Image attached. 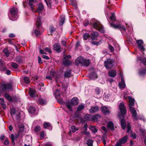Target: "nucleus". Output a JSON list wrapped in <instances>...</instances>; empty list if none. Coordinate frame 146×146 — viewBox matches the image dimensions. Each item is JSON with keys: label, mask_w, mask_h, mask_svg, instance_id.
<instances>
[{"label": "nucleus", "mask_w": 146, "mask_h": 146, "mask_svg": "<svg viewBox=\"0 0 146 146\" xmlns=\"http://www.w3.org/2000/svg\"><path fill=\"white\" fill-rule=\"evenodd\" d=\"M99 109V107L97 106H95L91 107L89 111L90 113H94L98 112Z\"/></svg>", "instance_id": "12"}, {"label": "nucleus", "mask_w": 146, "mask_h": 146, "mask_svg": "<svg viewBox=\"0 0 146 146\" xmlns=\"http://www.w3.org/2000/svg\"><path fill=\"white\" fill-rule=\"evenodd\" d=\"M120 75L121 77V82L119 84V86L121 89L124 88L125 86V85L124 82V79L123 76L122 74L120 73Z\"/></svg>", "instance_id": "10"}, {"label": "nucleus", "mask_w": 146, "mask_h": 146, "mask_svg": "<svg viewBox=\"0 0 146 146\" xmlns=\"http://www.w3.org/2000/svg\"><path fill=\"white\" fill-rule=\"evenodd\" d=\"M12 86L10 84H5L2 86V89L3 90H6L7 89H10L12 88Z\"/></svg>", "instance_id": "14"}, {"label": "nucleus", "mask_w": 146, "mask_h": 146, "mask_svg": "<svg viewBox=\"0 0 146 146\" xmlns=\"http://www.w3.org/2000/svg\"><path fill=\"white\" fill-rule=\"evenodd\" d=\"M110 19L112 21H114L115 19V17L114 13H112L111 16L110 17Z\"/></svg>", "instance_id": "57"}, {"label": "nucleus", "mask_w": 146, "mask_h": 146, "mask_svg": "<svg viewBox=\"0 0 146 146\" xmlns=\"http://www.w3.org/2000/svg\"><path fill=\"white\" fill-rule=\"evenodd\" d=\"M140 130L142 134V136H143L145 135V133L146 134V130L145 129H142L141 128L140 129Z\"/></svg>", "instance_id": "55"}, {"label": "nucleus", "mask_w": 146, "mask_h": 146, "mask_svg": "<svg viewBox=\"0 0 146 146\" xmlns=\"http://www.w3.org/2000/svg\"><path fill=\"white\" fill-rule=\"evenodd\" d=\"M93 141L92 139H90L87 141L86 144L88 146H93Z\"/></svg>", "instance_id": "32"}, {"label": "nucleus", "mask_w": 146, "mask_h": 146, "mask_svg": "<svg viewBox=\"0 0 146 146\" xmlns=\"http://www.w3.org/2000/svg\"><path fill=\"white\" fill-rule=\"evenodd\" d=\"M93 27L96 29L98 30L102 33L104 32V30L102 25L99 22L96 21L93 23Z\"/></svg>", "instance_id": "5"}, {"label": "nucleus", "mask_w": 146, "mask_h": 146, "mask_svg": "<svg viewBox=\"0 0 146 146\" xmlns=\"http://www.w3.org/2000/svg\"><path fill=\"white\" fill-rule=\"evenodd\" d=\"M142 58L141 57H139L138 58V60H139L141 61L144 64L146 65V58H144L142 60Z\"/></svg>", "instance_id": "41"}, {"label": "nucleus", "mask_w": 146, "mask_h": 146, "mask_svg": "<svg viewBox=\"0 0 146 146\" xmlns=\"http://www.w3.org/2000/svg\"><path fill=\"white\" fill-rule=\"evenodd\" d=\"M44 136V131H42L40 134V136L41 138H43Z\"/></svg>", "instance_id": "62"}, {"label": "nucleus", "mask_w": 146, "mask_h": 146, "mask_svg": "<svg viewBox=\"0 0 146 146\" xmlns=\"http://www.w3.org/2000/svg\"><path fill=\"white\" fill-rule=\"evenodd\" d=\"M72 2H71L72 5L74 6V8L76 9L77 8V4L75 2H73L74 0H70Z\"/></svg>", "instance_id": "53"}, {"label": "nucleus", "mask_w": 146, "mask_h": 146, "mask_svg": "<svg viewBox=\"0 0 146 146\" xmlns=\"http://www.w3.org/2000/svg\"><path fill=\"white\" fill-rule=\"evenodd\" d=\"M23 58L22 56H18L16 57L15 61L18 63H20L23 62Z\"/></svg>", "instance_id": "18"}, {"label": "nucleus", "mask_w": 146, "mask_h": 146, "mask_svg": "<svg viewBox=\"0 0 146 146\" xmlns=\"http://www.w3.org/2000/svg\"><path fill=\"white\" fill-rule=\"evenodd\" d=\"M121 123L122 128L123 129H125L126 123L125 119H121Z\"/></svg>", "instance_id": "23"}, {"label": "nucleus", "mask_w": 146, "mask_h": 146, "mask_svg": "<svg viewBox=\"0 0 146 146\" xmlns=\"http://www.w3.org/2000/svg\"><path fill=\"white\" fill-rule=\"evenodd\" d=\"M30 96L32 97H34L35 96V91L32 89H30L29 91Z\"/></svg>", "instance_id": "25"}, {"label": "nucleus", "mask_w": 146, "mask_h": 146, "mask_svg": "<svg viewBox=\"0 0 146 146\" xmlns=\"http://www.w3.org/2000/svg\"><path fill=\"white\" fill-rule=\"evenodd\" d=\"M116 71L114 70H111L109 72V75L111 77H114L116 76Z\"/></svg>", "instance_id": "21"}, {"label": "nucleus", "mask_w": 146, "mask_h": 146, "mask_svg": "<svg viewBox=\"0 0 146 146\" xmlns=\"http://www.w3.org/2000/svg\"><path fill=\"white\" fill-rule=\"evenodd\" d=\"M43 9L44 7L43 5L42 4L39 3L38 5L37 11L38 13H39Z\"/></svg>", "instance_id": "24"}, {"label": "nucleus", "mask_w": 146, "mask_h": 146, "mask_svg": "<svg viewBox=\"0 0 146 146\" xmlns=\"http://www.w3.org/2000/svg\"><path fill=\"white\" fill-rule=\"evenodd\" d=\"M136 42L138 44V47L140 49L141 51H144L145 49L143 45V42L142 40H136Z\"/></svg>", "instance_id": "11"}, {"label": "nucleus", "mask_w": 146, "mask_h": 146, "mask_svg": "<svg viewBox=\"0 0 146 146\" xmlns=\"http://www.w3.org/2000/svg\"><path fill=\"white\" fill-rule=\"evenodd\" d=\"M3 52L4 54H5V55L7 57H8L9 56V52H8L7 49H5L4 50Z\"/></svg>", "instance_id": "50"}, {"label": "nucleus", "mask_w": 146, "mask_h": 146, "mask_svg": "<svg viewBox=\"0 0 146 146\" xmlns=\"http://www.w3.org/2000/svg\"><path fill=\"white\" fill-rule=\"evenodd\" d=\"M119 108L121 113L122 114V117H123V116L126 113V110L124 104L123 102H121L120 103L119 106Z\"/></svg>", "instance_id": "7"}, {"label": "nucleus", "mask_w": 146, "mask_h": 146, "mask_svg": "<svg viewBox=\"0 0 146 146\" xmlns=\"http://www.w3.org/2000/svg\"><path fill=\"white\" fill-rule=\"evenodd\" d=\"M19 135H16L14 136L13 134H12L10 136V138L13 141H14L18 137Z\"/></svg>", "instance_id": "34"}, {"label": "nucleus", "mask_w": 146, "mask_h": 146, "mask_svg": "<svg viewBox=\"0 0 146 146\" xmlns=\"http://www.w3.org/2000/svg\"><path fill=\"white\" fill-rule=\"evenodd\" d=\"M41 25V22L40 18V17H38L36 23V27L38 28L40 27Z\"/></svg>", "instance_id": "22"}, {"label": "nucleus", "mask_w": 146, "mask_h": 146, "mask_svg": "<svg viewBox=\"0 0 146 146\" xmlns=\"http://www.w3.org/2000/svg\"><path fill=\"white\" fill-rule=\"evenodd\" d=\"M54 49L56 52H60L62 51L61 46L59 44H56L54 46Z\"/></svg>", "instance_id": "13"}, {"label": "nucleus", "mask_w": 146, "mask_h": 146, "mask_svg": "<svg viewBox=\"0 0 146 146\" xmlns=\"http://www.w3.org/2000/svg\"><path fill=\"white\" fill-rule=\"evenodd\" d=\"M109 48L111 52H113L114 50L113 48L110 44L109 45Z\"/></svg>", "instance_id": "59"}, {"label": "nucleus", "mask_w": 146, "mask_h": 146, "mask_svg": "<svg viewBox=\"0 0 146 146\" xmlns=\"http://www.w3.org/2000/svg\"><path fill=\"white\" fill-rule=\"evenodd\" d=\"M71 76V71L70 70H67L65 72L64 76L66 78H69Z\"/></svg>", "instance_id": "20"}, {"label": "nucleus", "mask_w": 146, "mask_h": 146, "mask_svg": "<svg viewBox=\"0 0 146 146\" xmlns=\"http://www.w3.org/2000/svg\"><path fill=\"white\" fill-rule=\"evenodd\" d=\"M81 133L85 135H86L88 137H90V133L89 132H88L87 131L83 130L81 132Z\"/></svg>", "instance_id": "37"}, {"label": "nucleus", "mask_w": 146, "mask_h": 146, "mask_svg": "<svg viewBox=\"0 0 146 146\" xmlns=\"http://www.w3.org/2000/svg\"><path fill=\"white\" fill-rule=\"evenodd\" d=\"M63 63L65 66H68L71 63L70 61H68L66 59H64L63 61Z\"/></svg>", "instance_id": "29"}, {"label": "nucleus", "mask_w": 146, "mask_h": 146, "mask_svg": "<svg viewBox=\"0 0 146 146\" xmlns=\"http://www.w3.org/2000/svg\"><path fill=\"white\" fill-rule=\"evenodd\" d=\"M36 111L35 108L33 107H30L29 109V111L31 113H34Z\"/></svg>", "instance_id": "31"}, {"label": "nucleus", "mask_w": 146, "mask_h": 146, "mask_svg": "<svg viewBox=\"0 0 146 146\" xmlns=\"http://www.w3.org/2000/svg\"><path fill=\"white\" fill-rule=\"evenodd\" d=\"M50 126V124L48 123H44V128H48Z\"/></svg>", "instance_id": "49"}, {"label": "nucleus", "mask_w": 146, "mask_h": 146, "mask_svg": "<svg viewBox=\"0 0 146 146\" xmlns=\"http://www.w3.org/2000/svg\"><path fill=\"white\" fill-rule=\"evenodd\" d=\"M89 129L94 133H95L97 131V129L94 126H90L89 127Z\"/></svg>", "instance_id": "28"}, {"label": "nucleus", "mask_w": 146, "mask_h": 146, "mask_svg": "<svg viewBox=\"0 0 146 146\" xmlns=\"http://www.w3.org/2000/svg\"><path fill=\"white\" fill-rule=\"evenodd\" d=\"M10 113L12 117L17 119H19L20 117V113L19 111H16L13 108L10 109Z\"/></svg>", "instance_id": "4"}, {"label": "nucleus", "mask_w": 146, "mask_h": 146, "mask_svg": "<svg viewBox=\"0 0 146 146\" xmlns=\"http://www.w3.org/2000/svg\"><path fill=\"white\" fill-rule=\"evenodd\" d=\"M108 127L109 129L113 130L114 129V124L111 121H110L108 123Z\"/></svg>", "instance_id": "17"}, {"label": "nucleus", "mask_w": 146, "mask_h": 146, "mask_svg": "<svg viewBox=\"0 0 146 146\" xmlns=\"http://www.w3.org/2000/svg\"><path fill=\"white\" fill-rule=\"evenodd\" d=\"M95 93L98 95H99L100 92V89L98 88H97L95 89Z\"/></svg>", "instance_id": "58"}, {"label": "nucleus", "mask_w": 146, "mask_h": 146, "mask_svg": "<svg viewBox=\"0 0 146 146\" xmlns=\"http://www.w3.org/2000/svg\"><path fill=\"white\" fill-rule=\"evenodd\" d=\"M90 37L89 33H86L84 34L83 35V39L84 40H87Z\"/></svg>", "instance_id": "38"}, {"label": "nucleus", "mask_w": 146, "mask_h": 146, "mask_svg": "<svg viewBox=\"0 0 146 146\" xmlns=\"http://www.w3.org/2000/svg\"><path fill=\"white\" fill-rule=\"evenodd\" d=\"M131 126L130 123H128V125H127V133H129L131 130Z\"/></svg>", "instance_id": "54"}, {"label": "nucleus", "mask_w": 146, "mask_h": 146, "mask_svg": "<svg viewBox=\"0 0 146 146\" xmlns=\"http://www.w3.org/2000/svg\"><path fill=\"white\" fill-rule=\"evenodd\" d=\"M4 97L6 98L7 100L9 101H11L12 100L11 98L9 95L7 94H6L4 95Z\"/></svg>", "instance_id": "45"}, {"label": "nucleus", "mask_w": 146, "mask_h": 146, "mask_svg": "<svg viewBox=\"0 0 146 146\" xmlns=\"http://www.w3.org/2000/svg\"><path fill=\"white\" fill-rule=\"evenodd\" d=\"M90 64V61L89 60L84 59V61L83 62L82 65L84 66H88Z\"/></svg>", "instance_id": "30"}, {"label": "nucleus", "mask_w": 146, "mask_h": 146, "mask_svg": "<svg viewBox=\"0 0 146 146\" xmlns=\"http://www.w3.org/2000/svg\"><path fill=\"white\" fill-rule=\"evenodd\" d=\"M43 84L42 83H40L38 85V88L40 91H43L44 89L43 88Z\"/></svg>", "instance_id": "42"}, {"label": "nucleus", "mask_w": 146, "mask_h": 146, "mask_svg": "<svg viewBox=\"0 0 146 146\" xmlns=\"http://www.w3.org/2000/svg\"><path fill=\"white\" fill-rule=\"evenodd\" d=\"M78 103V98L76 97H74L72 99L70 103H66V106L69 110L71 111L72 110V107L74 106L77 105Z\"/></svg>", "instance_id": "2"}, {"label": "nucleus", "mask_w": 146, "mask_h": 146, "mask_svg": "<svg viewBox=\"0 0 146 146\" xmlns=\"http://www.w3.org/2000/svg\"><path fill=\"white\" fill-rule=\"evenodd\" d=\"M107 140V138L106 137L104 136L102 138V140L104 144L105 145L106 143V141Z\"/></svg>", "instance_id": "52"}, {"label": "nucleus", "mask_w": 146, "mask_h": 146, "mask_svg": "<svg viewBox=\"0 0 146 146\" xmlns=\"http://www.w3.org/2000/svg\"><path fill=\"white\" fill-rule=\"evenodd\" d=\"M18 9L16 8H13L10 10V14L9 15L10 19L14 21L17 18V15L18 13Z\"/></svg>", "instance_id": "3"}, {"label": "nucleus", "mask_w": 146, "mask_h": 146, "mask_svg": "<svg viewBox=\"0 0 146 146\" xmlns=\"http://www.w3.org/2000/svg\"><path fill=\"white\" fill-rule=\"evenodd\" d=\"M101 109L102 112L105 115L109 114L110 113V109L106 106H102Z\"/></svg>", "instance_id": "9"}, {"label": "nucleus", "mask_w": 146, "mask_h": 146, "mask_svg": "<svg viewBox=\"0 0 146 146\" xmlns=\"http://www.w3.org/2000/svg\"><path fill=\"white\" fill-rule=\"evenodd\" d=\"M84 61V59L81 57H79L76 60V62L78 64H82Z\"/></svg>", "instance_id": "15"}, {"label": "nucleus", "mask_w": 146, "mask_h": 146, "mask_svg": "<svg viewBox=\"0 0 146 146\" xmlns=\"http://www.w3.org/2000/svg\"><path fill=\"white\" fill-rule=\"evenodd\" d=\"M36 0H29V5L32 11H33L34 5L33 4L36 2Z\"/></svg>", "instance_id": "16"}, {"label": "nucleus", "mask_w": 146, "mask_h": 146, "mask_svg": "<svg viewBox=\"0 0 146 146\" xmlns=\"http://www.w3.org/2000/svg\"><path fill=\"white\" fill-rule=\"evenodd\" d=\"M113 60L109 59L104 62L105 66L107 68H110L113 66Z\"/></svg>", "instance_id": "6"}, {"label": "nucleus", "mask_w": 146, "mask_h": 146, "mask_svg": "<svg viewBox=\"0 0 146 146\" xmlns=\"http://www.w3.org/2000/svg\"><path fill=\"white\" fill-rule=\"evenodd\" d=\"M44 50L45 51L49 53H50L52 52L51 49L50 47H46L44 49Z\"/></svg>", "instance_id": "46"}, {"label": "nucleus", "mask_w": 146, "mask_h": 146, "mask_svg": "<svg viewBox=\"0 0 146 146\" xmlns=\"http://www.w3.org/2000/svg\"><path fill=\"white\" fill-rule=\"evenodd\" d=\"M50 74L52 76H54L55 75V72L53 70H51L50 71Z\"/></svg>", "instance_id": "60"}, {"label": "nucleus", "mask_w": 146, "mask_h": 146, "mask_svg": "<svg viewBox=\"0 0 146 146\" xmlns=\"http://www.w3.org/2000/svg\"><path fill=\"white\" fill-rule=\"evenodd\" d=\"M82 129L84 131H87V125L85 124L84 125V127L82 128Z\"/></svg>", "instance_id": "61"}, {"label": "nucleus", "mask_w": 146, "mask_h": 146, "mask_svg": "<svg viewBox=\"0 0 146 146\" xmlns=\"http://www.w3.org/2000/svg\"><path fill=\"white\" fill-rule=\"evenodd\" d=\"M71 128L72 130V131L74 132L78 130V128L76 127L75 126H71Z\"/></svg>", "instance_id": "44"}, {"label": "nucleus", "mask_w": 146, "mask_h": 146, "mask_svg": "<svg viewBox=\"0 0 146 146\" xmlns=\"http://www.w3.org/2000/svg\"><path fill=\"white\" fill-rule=\"evenodd\" d=\"M24 80L25 82L27 84L29 83L30 82V80L27 77H24Z\"/></svg>", "instance_id": "51"}, {"label": "nucleus", "mask_w": 146, "mask_h": 146, "mask_svg": "<svg viewBox=\"0 0 146 146\" xmlns=\"http://www.w3.org/2000/svg\"><path fill=\"white\" fill-rule=\"evenodd\" d=\"M55 96L56 98L57 99L58 96H60V91L58 90H56V92L54 93Z\"/></svg>", "instance_id": "40"}, {"label": "nucleus", "mask_w": 146, "mask_h": 146, "mask_svg": "<svg viewBox=\"0 0 146 146\" xmlns=\"http://www.w3.org/2000/svg\"><path fill=\"white\" fill-rule=\"evenodd\" d=\"M84 105L80 104L77 107V111H80L82 110L84 108Z\"/></svg>", "instance_id": "35"}, {"label": "nucleus", "mask_w": 146, "mask_h": 146, "mask_svg": "<svg viewBox=\"0 0 146 146\" xmlns=\"http://www.w3.org/2000/svg\"><path fill=\"white\" fill-rule=\"evenodd\" d=\"M40 129V127L39 126H36L35 128V130L36 132L38 131Z\"/></svg>", "instance_id": "63"}, {"label": "nucleus", "mask_w": 146, "mask_h": 146, "mask_svg": "<svg viewBox=\"0 0 146 146\" xmlns=\"http://www.w3.org/2000/svg\"><path fill=\"white\" fill-rule=\"evenodd\" d=\"M98 35V34L97 32L94 31L92 32L91 33V39L93 40H95Z\"/></svg>", "instance_id": "19"}, {"label": "nucleus", "mask_w": 146, "mask_h": 146, "mask_svg": "<svg viewBox=\"0 0 146 146\" xmlns=\"http://www.w3.org/2000/svg\"><path fill=\"white\" fill-rule=\"evenodd\" d=\"M129 99V108L130 109L131 113L132 114V117L134 120H137L139 119L137 117V114L136 110L132 107L134 105L135 100L134 99L131 98L130 96H128Z\"/></svg>", "instance_id": "1"}, {"label": "nucleus", "mask_w": 146, "mask_h": 146, "mask_svg": "<svg viewBox=\"0 0 146 146\" xmlns=\"http://www.w3.org/2000/svg\"><path fill=\"white\" fill-rule=\"evenodd\" d=\"M12 66L14 68H16L18 67V65L17 64L15 63H13L12 64Z\"/></svg>", "instance_id": "56"}, {"label": "nucleus", "mask_w": 146, "mask_h": 146, "mask_svg": "<svg viewBox=\"0 0 146 146\" xmlns=\"http://www.w3.org/2000/svg\"><path fill=\"white\" fill-rule=\"evenodd\" d=\"M0 104L3 109H5L6 108V106L5 105V103H1Z\"/></svg>", "instance_id": "64"}, {"label": "nucleus", "mask_w": 146, "mask_h": 146, "mask_svg": "<svg viewBox=\"0 0 146 146\" xmlns=\"http://www.w3.org/2000/svg\"><path fill=\"white\" fill-rule=\"evenodd\" d=\"M91 117L90 115L87 114L85 116L84 118L86 120H89L90 119Z\"/></svg>", "instance_id": "48"}, {"label": "nucleus", "mask_w": 146, "mask_h": 146, "mask_svg": "<svg viewBox=\"0 0 146 146\" xmlns=\"http://www.w3.org/2000/svg\"><path fill=\"white\" fill-rule=\"evenodd\" d=\"M146 72V70L145 69H142L139 71V73L140 75H143Z\"/></svg>", "instance_id": "43"}, {"label": "nucleus", "mask_w": 146, "mask_h": 146, "mask_svg": "<svg viewBox=\"0 0 146 146\" xmlns=\"http://www.w3.org/2000/svg\"><path fill=\"white\" fill-rule=\"evenodd\" d=\"M65 20V17L63 16L61 18L60 21L59 25H62L64 23Z\"/></svg>", "instance_id": "36"}, {"label": "nucleus", "mask_w": 146, "mask_h": 146, "mask_svg": "<svg viewBox=\"0 0 146 146\" xmlns=\"http://www.w3.org/2000/svg\"><path fill=\"white\" fill-rule=\"evenodd\" d=\"M110 25L111 26L114 28L118 29L121 31H125V29L123 26H121L120 25H118L117 24H115L113 23H111Z\"/></svg>", "instance_id": "8"}, {"label": "nucleus", "mask_w": 146, "mask_h": 146, "mask_svg": "<svg viewBox=\"0 0 146 146\" xmlns=\"http://www.w3.org/2000/svg\"><path fill=\"white\" fill-rule=\"evenodd\" d=\"M100 117V116L98 115H93L91 117L92 119L93 120H97L98 118Z\"/></svg>", "instance_id": "47"}, {"label": "nucleus", "mask_w": 146, "mask_h": 146, "mask_svg": "<svg viewBox=\"0 0 146 146\" xmlns=\"http://www.w3.org/2000/svg\"><path fill=\"white\" fill-rule=\"evenodd\" d=\"M38 102L40 104L43 105L45 104L46 102L45 100H44L42 99H40L38 100Z\"/></svg>", "instance_id": "39"}, {"label": "nucleus", "mask_w": 146, "mask_h": 146, "mask_svg": "<svg viewBox=\"0 0 146 146\" xmlns=\"http://www.w3.org/2000/svg\"><path fill=\"white\" fill-rule=\"evenodd\" d=\"M35 33V35L36 36L38 35L40 33V32L36 29L33 30L32 32V35H33V33Z\"/></svg>", "instance_id": "33"}, {"label": "nucleus", "mask_w": 146, "mask_h": 146, "mask_svg": "<svg viewBox=\"0 0 146 146\" xmlns=\"http://www.w3.org/2000/svg\"><path fill=\"white\" fill-rule=\"evenodd\" d=\"M89 77L92 79H94L97 78V75L95 72H93L90 74L89 75Z\"/></svg>", "instance_id": "26"}, {"label": "nucleus", "mask_w": 146, "mask_h": 146, "mask_svg": "<svg viewBox=\"0 0 146 146\" xmlns=\"http://www.w3.org/2000/svg\"><path fill=\"white\" fill-rule=\"evenodd\" d=\"M127 136H125L122 139H120L119 141L121 143V144H123L125 143L127 141Z\"/></svg>", "instance_id": "27"}]
</instances>
